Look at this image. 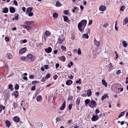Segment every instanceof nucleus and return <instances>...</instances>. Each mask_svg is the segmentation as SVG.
Masks as SVG:
<instances>
[{
    "label": "nucleus",
    "mask_w": 128,
    "mask_h": 128,
    "mask_svg": "<svg viewBox=\"0 0 128 128\" xmlns=\"http://www.w3.org/2000/svg\"><path fill=\"white\" fill-rule=\"evenodd\" d=\"M59 59L63 62H64L65 60H66L65 57L63 56H60L59 58Z\"/></svg>",
    "instance_id": "nucleus-11"
},
{
    "label": "nucleus",
    "mask_w": 128,
    "mask_h": 128,
    "mask_svg": "<svg viewBox=\"0 0 128 128\" xmlns=\"http://www.w3.org/2000/svg\"><path fill=\"white\" fill-rule=\"evenodd\" d=\"M26 14H28V16H31L33 15V13L32 12H30L29 13H26Z\"/></svg>",
    "instance_id": "nucleus-37"
},
{
    "label": "nucleus",
    "mask_w": 128,
    "mask_h": 128,
    "mask_svg": "<svg viewBox=\"0 0 128 128\" xmlns=\"http://www.w3.org/2000/svg\"><path fill=\"white\" fill-rule=\"evenodd\" d=\"M90 103L93 106H95L96 104V102L93 100H91Z\"/></svg>",
    "instance_id": "nucleus-29"
},
{
    "label": "nucleus",
    "mask_w": 128,
    "mask_h": 128,
    "mask_svg": "<svg viewBox=\"0 0 128 128\" xmlns=\"http://www.w3.org/2000/svg\"><path fill=\"white\" fill-rule=\"evenodd\" d=\"M124 6H122L120 9V10L121 11H123L124 9Z\"/></svg>",
    "instance_id": "nucleus-59"
},
{
    "label": "nucleus",
    "mask_w": 128,
    "mask_h": 128,
    "mask_svg": "<svg viewBox=\"0 0 128 128\" xmlns=\"http://www.w3.org/2000/svg\"><path fill=\"white\" fill-rule=\"evenodd\" d=\"M63 12L65 14L67 15L68 13V12L67 10H66L64 11Z\"/></svg>",
    "instance_id": "nucleus-44"
},
{
    "label": "nucleus",
    "mask_w": 128,
    "mask_h": 128,
    "mask_svg": "<svg viewBox=\"0 0 128 128\" xmlns=\"http://www.w3.org/2000/svg\"><path fill=\"white\" fill-rule=\"evenodd\" d=\"M64 38L62 36L59 37L58 40V42L59 44H61L64 40Z\"/></svg>",
    "instance_id": "nucleus-3"
},
{
    "label": "nucleus",
    "mask_w": 128,
    "mask_h": 128,
    "mask_svg": "<svg viewBox=\"0 0 128 128\" xmlns=\"http://www.w3.org/2000/svg\"><path fill=\"white\" fill-rule=\"evenodd\" d=\"M25 22L26 24L28 25H30L34 24V22L32 21H26Z\"/></svg>",
    "instance_id": "nucleus-17"
},
{
    "label": "nucleus",
    "mask_w": 128,
    "mask_h": 128,
    "mask_svg": "<svg viewBox=\"0 0 128 128\" xmlns=\"http://www.w3.org/2000/svg\"><path fill=\"white\" fill-rule=\"evenodd\" d=\"M123 44V46L125 47H126L128 45V44L127 43L126 41H124L122 42Z\"/></svg>",
    "instance_id": "nucleus-32"
},
{
    "label": "nucleus",
    "mask_w": 128,
    "mask_h": 128,
    "mask_svg": "<svg viewBox=\"0 0 128 128\" xmlns=\"http://www.w3.org/2000/svg\"><path fill=\"white\" fill-rule=\"evenodd\" d=\"M5 39L6 41L7 42L9 41V38L7 37H6L5 38Z\"/></svg>",
    "instance_id": "nucleus-61"
},
{
    "label": "nucleus",
    "mask_w": 128,
    "mask_h": 128,
    "mask_svg": "<svg viewBox=\"0 0 128 128\" xmlns=\"http://www.w3.org/2000/svg\"><path fill=\"white\" fill-rule=\"evenodd\" d=\"M73 98V96L70 95H69L68 98V100H72Z\"/></svg>",
    "instance_id": "nucleus-41"
},
{
    "label": "nucleus",
    "mask_w": 128,
    "mask_h": 128,
    "mask_svg": "<svg viewBox=\"0 0 128 128\" xmlns=\"http://www.w3.org/2000/svg\"><path fill=\"white\" fill-rule=\"evenodd\" d=\"M18 14H17V16H15L14 17V18L15 19H16V20H18Z\"/></svg>",
    "instance_id": "nucleus-54"
},
{
    "label": "nucleus",
    "mask_w": 128,
    "mask_h": 128,
    "mask_svg": "<svg viewBox=\"0 0 128 128\" xmlns=\"http://www.w3.org/2000/svg\"><path fill=\"white\" fill-rule=\"evenodd\" d=\"M14 120L16 122H18L20 120L19 118L17 116H15L13 118Z\"/></svg>",
    "instance_id": "nucleus-18"
},
{
    "label": "nucleus",
    "mask_w": 128,
    "mask_h": 128,
    "mask_svg": "<svg viewBox=\"0 0 128 128\" xmlns=\"http://www.w3.org/2000/svg\"><path fill=\"white\" fill-rule=\"evenodd\" d=\"M59 66V64L58 63L56 64V68H57Z\"/></svg>",
    "instance_id": "nucleus-62"
},
{
    "label": "nucleus",
    "mask_w": 128,
    "mask_h": 128,
    "mask_svg": "<svg viewBox=\"0 0 128 128\" xmlns=\"http://www.w3.org/2000/svg\"><path fill=\"white\" fill-rule=\"evenodd\" d=\"M36 89V86L34 85L31 88V90H34Z\"/></svg>",
    "instance_id": "nucleus-43"
},
{
    "label": "nucleus",
    "mask_w": 128,
    "mask_h": 128,
    "mask_svg": "<svg viewBox=\"0 0 128 128\" xmlns=\"http://www.w3.org/2000/svg\"><path fill=\"white\" fill-rule=\"evenodd\" d=\"M87 95L88 96H90L91 95L92 92L90 89H88L87 90Z\"/></svg>",
    "instance_id": "nucleus-22"
},
{
    "label": "nucleus",
    "mask_w": 128,
    "mask_h": 128,
    "mask_svg": "<svg viewBox=\"0 0 128 128\" xmlns=\"http://www.w3.org/2000/svg\"><path fill=\"white\" fill-rule=\"evenodd\" d=\"M94 44L96 46H98L100 44V42L96 40L95 38L94 39Z\"/></svg>",
    "instance_id": "nucleus-16"
},
{
    "label": "nucleus",
    "mask_w": 128,
    "mask_h": 128,
    "mask_svg": "<svg viewBox=\"0 0 128 128\" xmlns=\"http://www.w3.org/2000/svg\"><path fill=\"white\" fill-rule=\"evenodd\" d=\"M25 29L27 30H33V28H32L26 25V26Z\"/></svg>",
    "instance_id": "nucleus-26"
},
{
    "label": "nucleus",
    "mask_w": 128,
    "mask_h": 128,
    "mask_svg": "<svg viewBox=\"0 0 128 128\" xmlns=\"http://www.w3.org/2000/svg\"><path fill=\"white\" fill-rule=\"evenodd\" d=\"M8 12V9L6 7L3 9L2 12L4 13H6Z\"/></svg>",
    "instance_id": "nucleus-20"
},
{
    "label": "nucleus",
    "mask_w": 128,
    "mask_h": 128,
    "mask_svg": "<svg viewBox=\"0 0 128 128\" xmlns=\"http://www.w3.org/2000/svg\"><path fill=\"white\" fill-rule=\"evenodd\" d=\"M128 22V17H126L124 20L123 22V24L124 25H126Z\"/></svg>",
    "instance_id": "nucleus-9"
},
{
    "label": "nucleus",
    "mask_w": 128,
    "mask_h": 128,
    "mask_svg": "<svg viewBox=\"0 0 128 128\" xmlns=\"http://www.w3.org/2000/svg\"><path fill=\"white\" fill-rule=\"evenodd\" d=\"M82 37L84 38H86V39H88L89 37L88 35L87 34H83Z\"/></svg>",
    "instance_id": "nucleus-27"
},
{
    "label": "nucleus",
    "mask_w": 128,
    "mask_h": 128,
    "mask_svg": "<svg viewBox=\"0 0 128 128\" xmlns=\"http://www.w3.org/2000/svg\"><path fill=\"white\" fill-rule=\"evenodd\" d=\"M10 11L11 13H14L15 11V10L14 8L11 7L10 8Z\"/></svg>",
    "instance_id": "nucleus-10"
},
{
    "label": "nucleus",
    "mask_w": 128,
    "mask_h": 128,
    "mask_svg": "<svg viewBox=\"0 0 128 128\" xmlns=\"http://www.w3.org/2000/svg\"><path fill=\"white\" fill-rule=\"evenodd\" d=\"M97 116H93L92 118V120L93 121H95L97 120L99 118L98 116V115L96 114Z\"/></svg>",
    "instance_id": "nucleus-5"
},
{
    "label": "nucleus",
    "mask_w": 128,
    "mask_h": 128,
    "mask_svg": "<svg viewBox=\"0 0 128 128\" xmlns=\"http://www.w3.org/2000/svg\"><path fill=\"white\" fill-rule=\"evenodd\" d=\"M72 80H68L66 81V84L67 85H70L72 84Z\"/></svg>",
    "instance_id": "nucleus-13"
},
{
    "label": "nucleus",
    "mask_w": 128,
    "mask_h": 128,
    "mask_svg": "<svg viewBox=\"0 0 128 128\" xmlns=\"http://www.w3.org/2000/svg\"><path fill=\"white\" fill-rule=\"evenodd\" d=\"M42 99V97L41 96H38L37 97L36 100L38 102L40 101Z\"/></svg>",
    "instance_id": "nucleus-31"
},
{
    "label": "nucleus",
    "mask_w": 128,
    "mask_h": 128,
    "mask_svg": "<svg viewBox=\"0 0 128 128\" xmlns=\"http://www.w3.org/2000/svg\"><path fill=\"white\" fill-rule=\"evenodd\" d=\"M46 80V78H43L41 80V81L42 82L45 81Z\"/></svg>",
    "instance_id": "nucleus-52"
},
{
    "label": "nucleus",
    "mask_w": 128,
    "mask_h": 128,
    "mask_svg": "<svg viewBox=\"0 0 128 128\" xmlns=\"http://www.w3.org/2000/svg\"><path fill=\"white\" fill-rule=\"evenodd\" d=\"M61 48L63 50H65L66 49V47L64 46H61Z\"/></svg>",
    "instance_id": "nucleus-45"
},
{
    "label": "nucleus",
    "mask_w": 128,
    "mask_h": 128,
    "mask_svg": "<svg viewBox=\"0 0 128 128\" xmlns=\"http://www.w3.org/2000/svg\"><path fill=\"white\" fill-rule=\"evenodd\" d=\"M45 34L47 36H51V34L50 32L48 30H46L45 32Z\"/></svg>",
    "instance_id": "nucleus-15"
},
{
    "label": "nucleus",
    "mask_w": 128,
    "mask_h": 128,
    "mask_svg": "<svg viewBox=\"0 0 128 128\" xmlns=\"http://www.w3.org/2000/svg\"><path fill=\"white\" fill-rule=\"evenodd\" d=\"M22 10L24 12H25L26 10V8L25 7H22Z\"/></svg>",
    "instance_id": "nucleus-64"
},
{
    "label": "nucleus",
    "mask_w": 128,
    "mask_h": 128,
    "mask_svg": "<svg viewBox=\"0 0 128 128\" xmlns=\"http://www.w3.org/2000/svg\"><path fill=\"white\" fill-rule=\"evenodd\" d=\"M87 23V21L85 20H82L78 24V28L79 30L81 32H82L84 28L86 26Z\"/></svg>",
    "instance_id": "nucleus-1"
},
{
    "label": "nucleus",
    "mask_w": 128,
    "mask_h": 128,
    "mask_svg": "<svg viewBox=\"0 0 128 128\" xmlns=\"http://www.w3.org/2000/svg\"><path fill=\"white\" fill-rule=\"evenodd\" d=\"M126 112V111L122 112L119 115L118 118H120L121 117L123 116Z\"/></svg>",
    "instance_id": "nucleus-25"
},
{
    "label": "nucleus",
    "mask_w": 128,
    "mask_h": 128,
    "mask_svg": "<svg viewBox=\"0 0 128 128\" xmlns=\"http://www.w3.org/2000/svg\"><path fill=\"white\" fill-rule=\"evenodd\" d=\"M26 48L24 47L20 49L19 51V53L20 54H22L24 53L26 51Z\"/></svg>",
    "instance_id": "nucleus-4"
},
{
    "label": "nucleus",
    "mask_w": 128,
    "mask_h": 128,
    "mask_svg": "<svg viewBox=\"0 0 128 128\" xmlns=\"http://www.w3.org/2000/svg\"><path fill=\"white\" fill-rule=\"evenodd\" d=\"M19 85L17 84H16V86L15 87V89L16 90H18L19 89Z\"/></svg>",
    "instance_id": "nucleus-40"
},
{
    "label": "nucleus",
    "mask_w": 128,
    "mask_h": 128,
    "mask_svg": "<svg viewBox=\"0 0 128 128\" xmlns=\"http://www.w3.org/2000/svg\"><path fill=\"white\" fill-rule=\"evenodd\" d=\"M14 4L16 6H18V4L16 0H14Z\"/></svg>",
    "instance_id": "nucleus-49"
},
{
    "label": "nucleus",
    "mask_w": 128,
    "mask_h": 128,
    "mask_svg": "<svg viewBox=\"0 0 128 128\" xmlns=\"http://www.w3.org/2000/svg\"><path fill=\"white\" fill-rule=\"evenodd\" d=\"M62 16L64 18V22H66L67 21V20H68V17L67 16Z\"/></svg>",
    "instance_id": "nucleus-35"
},
{
    "label": "nucleus",
    "mask_w": 128,
    "mask_h": 128,
    "mask_svg": "<svg viewBox=\"0 0 128 128\" xmlns=\"http://www.w3.org/2000/svg\"><path fill=\"white\" fill-rule=\"evenodd\" d=\"M29 78L31 79H33L34 78V76L32 74L30 76Z\"/></svg>",
    "instance_id": "nucleus-50"
},
{
    "label": "nucleus",
    "mask_w": 128,
    "mask_h": 128,
    "mask_svg": "<svg viewBox=\"0 0 128 128\" xmlns=\"http://www.w3.org/2000/svg\"><path fill=\"white\" fill-rule=\"evenodd\" d=\"M15 92V93L14 94L16 98H17L18 96V91H17L16 90V91Z\"/></svg>",
    "instance_id": "nucleus-39"
},
{
    "label": "nucleus",
    "mask_w": 128,
    "mask_h": 128,
    "mask_svg": "<svg viewBox=\"0 0 128 128\" xmlns=\"http://www.w3.org/2000/svg\"><path fill=\"white\" fill-rule=\"evenodd\" d=\"M27 42V40H26L24 39L22 40V42L23 43H25Z\"/></svg>",
    "instance_id": "nucleus-63"
},
{
    "label": "nucleus",
    "mask_w": 128,
    "mask_h": 128,
    "mask_svg": "<svg viewBox=\"0 0 128 128\" xmlns=\"http://www.w3.org/2000/svg\"><path fill=\"white\" fill-rule=\"evenodd\" d=\"M63 118L62 116H60L59 117L56 118V122H59L61 120H63Z\"/></svg>",
    "instance_id": "nucleus-8"
},
{
    "label": "nucleus",
    "mask_w": 128,
    "mask_h": 128,
    "mask_svg": "<svg viewBox=\"0 0 128 128\" xmlns=\"http://www.w3.org/2000/svg\"><path fill=\"white\" fill-rule=\"evenodd\" d=\"M78 55H80L81 54V52L80 50V48H78Z\"/></svg>",
    "instance_id": "nucleus-46"
},
{
    "label": "nucleus",
    "mask_w": 128,
    "mask_h": 128,
    "mask_svg": "<svg viewBox=\"0 0 128 128\" xmlns=\"http://www.w3.org/2000/svg\"><path fill=\"white\" fill-rule=\"evenodd\" d=\"M72 104H70L68 105V108L70 110H71L72 106Z\"/></svg>",
    "instance_id": "nucleus-47"
},
{
    "label": "nucleus",
    "mask_w": 128,
    "mask_h": 128,
    "mask_svg": "<svg viewBox=\"0 0 128 128\" xmlns=\"http://www.w3.org/2000/svg\"><path fill=\"white\" fill-rule=\"evenodd\" d=\"M45 50L47 53H49L50 52L52 51V48L50 47H48L45 49Z\"/></svg>",
    "instance_id": "nucleus-7"
},
{
    "label": "nucleus",
    "mask_w": 128,
    "mask_h": 128,
    "mask_svg": "<svg viewBox=\"0 0 128 128\" xmlns=\"http://www.w3.org/2000/svg\"><path fill=\"white\" fill-rule=\"evenodd\" d=\"M50 74H48L47 75H46V78H50Z\"/></svg>",
    "instance_id": "nucleus-56"
},
{
    "label": "nucleus",
    "mask_w": 128,
    "mask_h": 128,
    "mask_svg": "<svg viewBox=\"0 0 128 128\" xmlns=\"http://www.w3.org/2000/svg\"><path fill=\"white\" fill-rule=\"evenodd\" d=\"M32 10V8L30 7H29L28 8L26 9V13H29L30 12H31Z\"/></svg>",
    "instance_id": "nucleus-23"
},
{
    "label": "nucleus",
    "mask_w": 128,
    "mask_h": 128,
    "mask_svg": "<svg viewBox=\"0 0 128 128\" xmlns=\"http://www.w3.org/2000/svg\"><path fill=\"white\" fill-rule=\"evenodd\" d=\"M84 102L86 104H88L90 102V100L89 99H87L85 100Z\"/></svg>",
    "instance_id": "nucleus-34"
},
{
    "label": "nucleus",
    "mask_w": 128,
    "mask_h": 128,
    "mask_svg": "<svg viewBox=\"0 0 128 128\" xmlns=\"http://www.w3.org/2000/svg\"><path fill=\"white\" fill-rule=\"evenodd\" d=\"M65 107V101H64V102L62 104V106L60 108V110H62L64 109Z\"/></svg>",
    "instance_id": "nucleus-21"
},
{
    "label": "nucleus",
    "mask_w": 128,
    "mask_h": 128,
    "mask_svg": "<svg viewBox=\"0 0 128 128\" xmlns=\"http://www.w3.org/2000/svg\"><path fill=\"white\" fill-rule=\"evenodd\" d=\"M58 15L56 12L54 13L53 14V17L54 18H56L58 16Z\"/></svg>",
    "instance_id": "nucleus-36"
},
{
    "label": "nucleus",
    "mask_w": 128,
    "mask_h": 128,
    "mask_svg": "<svg viewBox=\"0 0 128 128\" xmlns=\"http://www.w3.org/2000/svg\"><path fill=\"white\" fill-rule=\"evenodd\" d=\"M108 24L107 22L104 23L100 25V26L102 28H106L108 26Z\"/></svg>",
    "instance_id": "nucleus-6"
},
{
    "label": "nucleus",
    "mask_w": 128,
    "mask_h": 128,
    "mask_svg": "<svg viewBox=\"0 0 128 128\" xmlns=\"http://www.w3.org/2000/svg\"><path fill=\"white\" fill-rule=\"evenodd\" d=\"M6 126L9 128L11 125V123L10 121L7 120L6 121Z\"/></svg>",
    "instance_id": "nucleus-19"
},
{
    "label": "nucleus",
    "mask_w": 128,
    "mask_h": 128,
    "mask_svg": "<svg viewBox=\"0 0 128 128\" xmlns=\"http://www.w3.org/2000/svg\"><path fill=\"white\" fill-rule=\"evenodd\" d=\"M80 102V98L78 97L77 99L76 102V104L78 105Z\"/></svg>",
    "instance_id": "nucleus-28"
},
{
    "label": "nucleus",
    "mask_w": 128,
    "mask_h": 128,
    "mask_svg": "<svg viewBox=\"0 0 128 128\" xmlns=\"http://www.w3.org/2000/svg\"><path fill=\"white\" fill-rule=\"evenodd\" d=\"M26 25H20V27H22L24 28H25L26 27Z\"/></svg>",
    "instance_id": "nucleus-60"
},
{
    "label": "nucleus",
    "mask_w": 128,
    "mask_h": 128,
    "mask_svg": "<svg viewBox=\"0 0 128 128\" xmlns=\"http://www.w3.org/2000/svg\"><path fill=\"white\" fill-rule=\"evenodd\" d=\"M39 82L37 81H34L32 82V84H34L36 83H38Z\"/></svg>",
    "instance_id": "nucleus-58"
},
{
    "label": "nucleus",
    "mask_w": 128,
    "mask_h": 128,
    "mask_svg": "<svg viewBox=\"0 0 128 128\" xmlns=\"http://www.w3.org/2000/svg\"><path fill=\"white\" fill-rule=\"evenodd\" d=\"M99 9L100 10L102 11H104L106 10V7L104 6H102L100 7Z\"/></svg>",
    "instance_id": "nucleus-14"
},
{
    "label": "nucleus",
    "mask_w": 128,
    "mask_h": 128,
    "mask_svg": "<svg viewBox=\"0 0 128 128\" xmlns=\"http://www.w3.org/2000/svg\"><path fill=\"white\" fill-rule=\"evenodd\" d=\"M102 84L104 85L105 87H106L107 86V84L106 83L105 80H102Z\"/></svg>",
    "instance_id": "nucleus-24"
},
{
    "label": "nucleus",
    "mask_w": 128,
    "mask_h": 128,
    "mask_svg": "<svg viewBox=\"0 0 128 128\" xmlns=\"http://www.w3.org/2000/svg\"><path fill=\"white\" fill-rule=\"evenodd\" d=\"M81 81V80L80 79L78 80H77L76 81V83H79V84H81V82H80V81Z\"/></svg>",
    "instance_id": "nucleus-51"
},
{
    "label": "nucleus",
    "mask_w": 128,
    "mask_h": 128,
    "mask_svg": "<svg viewBox=\"0 0 128 128\" xmlns=\"http://www.w3.org/2000/svg\"><path fill=\"white\" fill-rule=\"evenodd\" d=\"M6 56L8 58V59H11L12 58V55L10 54V53H8L7 54H6Z\"/></svg>",
    "instance_id": "nucleus-12"
},
{
    "label": "nucleus",
    "mask_w": 128,
    "mask_h": 128,
    "mask_svg": "<svg viewBox=\"0 0 128 128\" xmlns=\"http://www.w3.org/2000/svg\"><path fill=\"white\" fill-rule=\"evenodd\" d=\"M12 85L10 84L9 86V89H10L11 91H12L13 90V89L12 88Z\"/></svg>",
    "instance_id": "nucleus-42"
},
{
    "label": "nucleus",
    "mask_w": 128,
    "mask_h": 128,
    "mask_svg": "<svg viewBox=\"0 0 128 128\" xmlns=\"http://www.w3.org/2000/svg\"><path fill=\"white\" fill-rule=\"evenodd\" d=\"M121 73V71L120 70H118L116 72V74L117 75H119Z\"/></svg>",
    "instance_id": "nucleus-53"
},
{
    "label": "nucleus",
    "mask_w": 128,
    "mask_h": 128,
    "mask_svg": "<svg viewBox=\"0 0 128 128\" xmlns=\"http://www.w3.org/2000/svg\"><path fill=\"white\" fill-rule=\"evenodd\" d=\"M100 112V110L97 109H96V114H98Z\"/></svg>",
    "instance_id": "nucleus-57"
},
{
    "label": "nucleus",
    "mask_w": 128,
    "mask_h": 128,
    "mask_svg": "<svg viewBox=\"0 0 128 128\" xmlns=\"http://www.w3.org/2000/svg\"><path fill=\"white\" fill-rule=\"evenodd\" d=\"M26 59V58L24 56H22L20 58V60H21L24 61Z\"/></svg>",
    "instance_id": "nucleus-38"
},
{
    "label": "nucleus",
    "mask_w": 128,
    "mask_h": 128,
    "mask_svg": "<svg viewBox=\"0 0 128 128\" xmlns=\"http://www.w3.org/2000/svg\"><path fill=\"white\" fill-rule=\"evenodd\" d=\"M27 58L31 61H34L35 59V57L31 54H28L26 57Z\"/></svg>",
    "instance_id": "nucleus-2"
},
{
    "label": "nucleus",
    "mask_w": 128,
    "mask_h": 128,
    "mask_svg": "<svg viewBox=\"0 0 128 128\" xmlns=\"http://www.w3.org/2000/svg\"><path fill=\"white\" fill-rule=\"evenodd\" d=\"M61 6V4L60 2L58 1H57L56 3V6L57 7H59Z\"/></svg>",
    "instance_id": "nucleus-33"
},
{
    "label": "nucleus",
    "mask_w": 128,
    "mask_h": 128,
    "mask_svg": "<svg viewBox=\"0 0 128 128\" xmlns=\"http://www.w3.org/2000/svg\"><path fill=\"white\" fill-rule=\"evenodd\" d=\"M13 105L14 108H16L18 106L17 104L15 102L13 103Z\"/></svg>",
    "instance_id": "nucleus-48"
},
{
    "label": "nucleus",
    "mask_w": 128,
    "mask_h": 128,
    "mask_svg": "<svg viewBox=\"0 0 128 128\" xmlns=\"http://www.w3.org/2000/svg\"><path fill=\"white\" fill-rule=\"evenodd\" d=\"M107 98H108V95L106 94H105L102 96L101 99L102 100Z\"/></svg>",
    "instance_id": "nucleus-30"
},
{
    "label": "nucleus",
    "mask_w": 128,
    "mask_h": 128,
    "mask_svg": "<svg viewBox=\"0 0 128 128\" xmlns=\"http://www.w3.org/2000/svg\"><path fill=\"white\" fill-rule=\"evenodd\" d=\"M58 76L56 75H54L53 77V78L54 80H56L58 78Z\"/></svg>",
    "instance_id": "nucleus-55"
}]
</instances>
